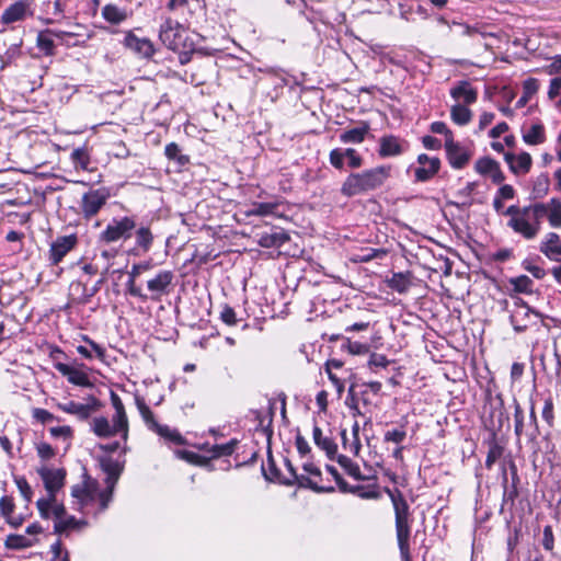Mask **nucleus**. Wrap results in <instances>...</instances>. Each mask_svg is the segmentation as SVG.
<instances>
[{
  "label": "nucleus",
  "mask_w": 561,
  "mask_h": 561,
  "mask_svg": "<svg viewBox=\"0 0 561 561\" xmlns=\"http://www.w3.org/2000/svg\"><path fill=\"white\" fill-rule=\"evenodd\" d=\"M239 444L237 439H230L226 444H216L213 447V456H231L236 451V447Z\"/></svg>",
  "instance_id": "52"
},
{
  "label": "nucleus",
  "mask_w": 561,
  "mask_h": 561,
  "mask_svg": "<svg viewBox=\"0 0 561 561\" xmlns=\"http://www.w3.org/2000/svg\"><path fill=\"white\" fill-rule=\"evenodd\" d=\"M417 163L420 165L414 170V178L417 182L431 180L440 168V160L437 157H430L425 153L417 157Z\"/></svg>",
  "instance_id": "20"
},
{
  "label": "nucleus",
  "mask_w": 561,
  "mask_h": 561,
  "mask_svg": "<svg viewBox=\"0 0 561 561\" xmlns=\"http://www.w3.org/2000/svg\"><path fill=\"white\" fill-rule=\"evenodd\" d=\"M383 491L390 497L393 506L396 537L401 560L412 561L410 537L413 518L410 512V506L403 496V493L398 488L390 489L385 486Z\"/></svg>",
  "instance_id": "3"
},
{
  "label": "nucleus",
  "mask_w": 561,
  "mask_h": 561,
  "mask_svg": "<svg viewBox=\"0 0 561 561\" xmlns=\"http://www.w3.org/2000/svg\"><path fill=\"white\" fill-rule=\"evenodd\" d=\"M37 541V539H30L23 535L11 534L7 537L4 546L8 549L21 550L33 547Z\"/></svg>",
  "instance_id": "42"
},
{
  "label": "nucleus",
  "mask_w": 561,
  "mask_h": 561,
  "mask_svg": "<svg viewBox=\"0 0 561 561\" xmlns=\"http://www.w3.org/2000/svg\"><path fill=\"white\" fill-rule=\"evenodd\" d=\"M510 469L512 472V483L511 485H507V477L504 476V492H503V499H502V510L505 505H510L512 508L515 504V500L518 497V484H519V477L517 473L516 465L513 461H510Z\"/></svg>",
  "instance_id": "28"
},
{
  "label": "nucleus",
  "mask_w": 561,
  "mask_h": 561,
  "mask_svg": "<svg viewBox=\"0 0 561 561\" xmlns=\"http://www.w3.org/2000/svg\"><path fill=\"white\" fill-rule=\"evenodd\" d=\"M98 489V481L87 478L82 484H76L71 489V495L81 502L92 501Z\"/></svg>",
  "instance_id": "34"
},
{
  "label": "nucleus",
  "mask_w": 561,
  "mask_h": 561,
  "mask_svg": "<svg viewBox=\"0 0 561 561\" xmlns=\"http://www.w3.org/2000/svg\"><path fill=\"white\" fill-rule=\"evenodd\" d=\"M77 237L75 234L57 238L49 249V261L57 265L76 247Z\"/></svg>",
  "instance_id": "21"
},
{
  "label": "nucleus",
  "mask_w": 561,
  "mask_h": 561,
  "mask_svg": "<svg viewBox=\"0 0 561 561\" xmlns=\"http://www.w3.org/2000/svg\"><path fill=\"white\" fill-rule=\"evenodd\" d=\"M390 173V165H380L360 173H352L344 181L341 192L345 196H354L376 190L387 181Z\"/></svg>",
  "instance_id": "5"
},
{
  "label": "nucleus",
  "mask_w": 561,
  "mask_h": 561,
  "mask_svg": "<svg viewBox=\"0 0 561 561\" xmlns=\"http://www.w3.org/2000/svg\"><path fill=\"white\" fill-rule=\"evenodd\" d=\"M91 431L99 437H112L121 434L123 438L127 437L128 426H118L116 422L108 421L105 416H96L90 422Z\"/></svg>",
  "instance_id": "17"
},
{
  "label": "nucleus",
  "mask_w": 561,
  "mask_h": 561,
  "mask_svg": "<svg viewBox=\"0 0 561 561\" xmlns=\"http://www.w3.org/2000/svg\"><path fill=\"white\" fill-rule=\"evenodd\" d=\"M110 196V191L105 187L91 190L84 193L81 199V213L83 217L89 219L95 216L106 204Z\"/></svg>",
  "instance_id": "14"
},
{
  "label": "nucleus",
  "mask_w": 561,
  "mask_h": 561,
  "mask_svg": "<svg viewBox=\"0 0 561 561\" xmlns=\"http://www.w3.org/2000/svg\"><path fill=\"white\" fill-rule=\"evenodd\" d=\"M159 39L171 50L194 48V42L188 37L186 28L171 18H167L160 25Z\"/></svg>",
  "instance_id": "8"
},
{
  "label": "nucleus",
  "mask_w": 561,
  "mask_h": 561,
  "mask_svg": "<svg viewBox=\"0 0 561 561\" xmlns=\"http://www.w3.org/2000/svg\"><path fill=\"white\" fill-rule=\"evenodd\" d=\"M102 16L112 24H119L127 19V12L115 4H106L102 9Z\"/></svg>",
  "instance_id": "44"
},
{
  "label": "nucleus",
  "mask_w": 561,
  "mask_h": 561,
  "mask_svg": "<svg viewBox=\"0 0 561 561\" xmlns=\"http://www.w3.org/2000/svg\"><path fill=\"white\" fill-rule=\"evenodd\" d=\"M407 437V432L403 426L389 428L385 432V440L394 443L397 445L403 443Z\"/></svg>",
  "instance_id": "55"
},
{
  "label": "nucleus",
  "mask_w": 561,
  "mask_h": 561,
  "mask_svg": "<svg viewBox=\"0 0 561 561\" xmlns=\"http://www.w3.org/2000/svg\"><path fill=\"white\" fill-rule=\"evenodd\" d=\"M484 424L491 431H500L508 420L504 410L503 401L499 398L484 407Z\"/></svg>",
  "instance_id": "16"
},
{
  "label": "nucleus",
  "mask_w": 561,
  "mask_h": 561,
  "mask_svg": "<svg viewBox=\"0 0 561 561\" xmlns=\"http://www.w3.org/2000/svg\"><path fill=\"white\" fill-rule=\"evenodd\" d=\"M220 319L228 325L237 324V314L233 308L228 305H225L220 311Z\"/></svg>",
  "instance_id": "64"
},
{
  "label": "nucleus",
  "mask_w": 561,
  "mask_h": 561,
  "mask_svg": "<svg viewBox=\"0 0 561 561\" xmlns=\"http://www.w3.org/2000/svg\"><path fill=\"white\" fill-rule=\"evenodd\" d=\"M504 160L508 164L510 170L516 175L528 173L533 164L531 156L525 151L519 154L505 152Z\"/></svg>",
  "instance_id": "26"
},
{
  "label": "nucleus",
  "mask_w": 561,
  "mask_h": 561,
  "mask_svg": "<svg viewBox=\"0 0 561 561\" xmlns=\"http://www.w3.org/2000/svg\"><path fill=\"white\" fill-rule=\"evenodd\" d=\"M450 96L465 105L473 104L478 99V91L467 80L459 81L450 89Z\"/></svg>",
  "instance_id": "25"
},
{
  "label": "nucleus",
  "mask_w": 561,
  "mask_h": 561,
  "mask_svg": "<svg viewBox=\"0 0 561 561\" xmlns=\"http://www.w3.org/2000/svg\"><path fill=\"white\" fill-rule=\"evenodd\" d=\"M388 285L391 289L403 294L408 291L411 286V279L409 273H394L388 280Z\"/></svg>",
  "instance_id": "47"
},
{
  "label": "nucleus",
  "mask_w": 561,
  "mask_h": 561,
  "mask_svg": "<svg viewBox=\"0 0 561 561\" xmlns=\"http://www.w3.org/2000/svg\"><path fill=\"white\" fill-rule=\"evenodd\" d=\"M515 433L520 436L524 432L529 435L528 426L524 422V412L518 403L515 404Z\"/></svg>",
  "instance_id": "56"
},
{
  "label": "nucleus",
  "mask_w": 561,
  "mask_h": 561,
  "mask_svg": "<svg viewBox=\"0 0 561 561\" xmlns=\"http://www.w3.org/2000/svg\"><path fill=\"white\" fill-rule=\"evenodd\" d=\"M383 491L390 497L393 506L396 537L401 560L412 561L410 537L413 518L410 512V506L403 496V493L398 488L390 489L385 486Z\"/></svg>",
  "instance_id": "1"
},
{
  "label": "nucleus",
  "mask_w": 561,
  "mask_h": 561,
  "mask_svg": "<svg viewBox=\"0 0 561 561\" xmlns=\"http://www.w3.org/2000/svg\"><path fill=\"white\" fill-rule=\"evenodd\" d=\"M32 417L41 424H46L58 420L53 413L41 408H34L32 410Z\"/></svg>",
  "instance_id": "57"
},
{
  "label": "nucleus",
  "mask_w": 561,
  "mask_h": 561,
  "mask_svg": "<svg viewBox=\"0 0 561 561\" xmlns=\"http://www.w3.org/2000/svg\"><path fill=\"white\" fill-rule=\"evenodd\" d=\"M533 316L542 318V314L533 310L523 299L515 301V307L511 312L510 321L515 332L520 333L527 330L531 324Z\"/></svg>",
  "instance_id": "15"
},
{
  "label": "nucleus",
  "mask_w": 561,
  "mask_h": 561,
  "mask_svg": "<svg viewBox=\"0 0 561 561\" xmlns=\"http://www.w3.org/2000/svg\"><path fill=\"white\" fill-rule=\"evenodd\" d=\"M50 552L53 553L50 561H70L69 552L64 548L62 541L60 539H57L50 546Z\"/></svg>",
  "instance_id": "53"
},
{
  "label": "nucleus",
  "mask_w": 561,
  "mask_h": 561,
  "mask_svg": "<svg viewBox=\"0 0 561 561\" xmlns=\"http://www.w3.org/2000/svg\"><path fill=\"white\" fill-rule=\"evenodd\" d=\"M174 275L171 271H160L147 282V288L151 293L150 299L159 301L163 295L169 294Z\"/></svg>",
  "instance_id": "19"
},
{
  "label": "nucleus",
  "mask_w": 561,
  "mask_h": 561,
  "mask_svg": "<svg viewBox=\"0 0 561 561\" xmlns=\"http://www.w3.org/2000/svg\"><path fill=\"white\" fill-rule=\"evenodd\" d=\"M546 206V214L549 213L548 219L552 227H561V201L558 198H551L548 203H541Z\"/></svg>",
  "instance_id": "43"
},
{
  "label": "nucleus",
  "mask_w": 561,
  "mask_h": 561,
  "mask_svg": "<svg viewBox=\"0 0 561 561\" xmlns=\"http://www.w3.org/2000/svg\"><path fill=\"white\" fill-rule=\"evenodd\" d=\"M279 203L277 202H265V203H254L252 207L247 211L248 216H268L275 215L277 216Z\"/></svg>",
  "instance_id": "40"
},
{
  "label": "nucleus",
  "mask_w": 561,
  "mask_h": 561,
  "mask_svg": "<svg viewBox=\"0 0 561 561\" xmlns=\"http://www.w3.org/2000/svg\"><path fill=\"white\" fill-rule=\"evenodd\" d=\"M550 180L547 173L538 175L533 184L531 194L534 198H542L549 192Z\"/></svg>",
  "instance_id": "48"
},
{
  "label": "nucleus",
  "mask_w": 561,
  "mask_h": 561,
  "mask_svg": "<svg viewBox=\"0 0 561 561\" xmlns=\"http://www.w3.org/2000/svg\"><path fill=\"white\" fill-rule=\"evenodd\" d=\"M262 473L266 480L291 485L298 479V472L289 458H266L261 462Z\"/></svg>",
  "instance_id": "7"
},
{
  "label": "nucleus",
  "mask_w": 561,
  "mask_h": 561,
  "mask_svg": "<svg viewBox=\"0 0 561 561\" xmlns=\"http://www.w3.org/2000/svg\"><path fill=\"white\" fill-rule=\"evenodd\" d=\"M56 502V495H48L47 497L38 499L36 502V507L38 510L39 516L43 519H49L53 515V503Z\"/></svg>",
  "instance_id": "51"
},
{
  "label": "nucleus",
  "mask_w": 561,
  "mask_h": 561,
  "mask_svg": "<svg viewBox=\"0 0 561 561\" xmlns=\"http://www.w3.org/2000/svg\"><path fill=\"white\" fill-rule=\"evenodd\" d=\"M124 44L127 48L145 58H150L154 54V47L150 39L139 38L131 32L126 35Z\"/></svg>",
  "instance_id": "29"
},
{
  "label": "nucleus",
  "mask_w": 561,
  "mask_h": 561,
  "mask_svg": "<svg viewBox=\"0 0 561 561\" xmlns=\"http://www.w3.org/2000/svg\"><path fill=\"white\" fill-rule=\"evenodd\" d=\"M28 7V0L14 2L3 11L1 15L2 23L10 24L23 20L26 16Z\"/></svg>",
  "instance_id": "31"
},
{
  "label": "nucleus",
  "mask_w": 561,
  "mask_h": 561,
  "mask_svg": "<svg viewBox=\"0 0 561 561\" xmlns=\"http://www.w3.org/2000/svg\"><path fill=\"white\" fill-rule=\"evenodd\" d=\"M49 433L53 437L62 438L65 442H69L73 435L72 428L68 425L50 427Z\"/></svg>",
  "instance_id": "59"
},
{
  "label": "nucleus",
  "mask_w": 561,
  "mask_h": 561,
  "mask_svg": "<svg viewBox=\"0 0 561 561\" xmlns=\"http://www.w3.org/2000/svg\"><path fill=\"white\" fill-rule=\"evenodd\" d=\"M153 234L149 227L141 226L135 232V243L136 248L144 253L150 251L153 243Z\"/></svg>",
  "instance_id": "38"
},
{
  "label": "nucleus",
  "mask_w": 561,
  "mask_h": 561,
  "mask_svg": "<svg viewBox=\"0 0 561 561\" xmlns=\"http://www.w3.org/2000/svg\"><path fill=\"white\" fill-rule=\"evenodd\" d=\"M111 403L113 408L115 409V414L112 417V422H116L118 426L127 425L128 426V419L125 412L124 404L119 398V396L111 391Z\"/></svg>",
  "instance_id": "46"
},
{
  "label": "nucleus",
  "mask_w": 561,
  "mask_h": 561,
  "mask_svg": "<svg viewBox=\"0 0 561 561\" xmlns=\"http://www.w3.org/2000/svg\"><path fill=\"white\" fill-rule=\"evenodd\" d=\"M403 152L400 139L393 135H387L379 140L378 153L381 158L396 157Z\"/></svg>",
  "instance_id": "33"
},
{
  "label": "nucleus",
  "mask_w": 561,
  "mask_h": 561,
  "mask_svg": "<svg viewBox=\"0 0 561 561\" xmlns=\"http://www.w3.org/2000/svg\"><path fill=\"white\" fill-rule=\"evenodd\" d=\"M474 170L481 175H488L493 183L501 184L505 180L497 161L490 157H483L476 161Z\"/></svg>",
  "instance_id": "24"
},
{
  "label": "nucleus",
  "mask_w": 561,
  "mask_h": 561,
  "mask_svg": "<svg viewBox=\"0 0 561 561\" xmlns=\"http://www.w3.org/2000/svg\"><path fill=\"white\" fill-rule=\"evenodd\" d=\"M15 508L13 497L4 495L0 499V513L4 517H10Z\"/></svg>",
  "instance_id": "60"
},
{
  "label": "nucleus",
  "mask_w": 561,
  "mask_h": 561,
  "mask_svg": "<svg viewBox=\"0 0 561 561\" xmlns=\"http://www.w3.org/2000/svg\"><path fill=\"white\" fill-rule=\"evenodd\" d=\"M329 474L335 479V484L342 493H352L365 500H378L381 497L377 480L366 481V484L360 482H347L334 467H328Z\"/></svg>",
  "instance_id": "10"
},
{
  "label": "nucleus",
  "mask_w": 561,
  "mask_h": 561,
  "mask_svg": "<svg viewBox=\"0 0 561 561\" xmlns=\"http://www.w3.org/2000/svg\"><path fill=\"white\" fill-rule=\"evenodd\" d=\"M539 249L549 260L561 262V239L558 233H547Z\"/></svg>",
  "instance_id": "30"
},
{
  "label": "nucleus",
  "mask_w": 561,
  "mask_h": 561,
  "mask_svg": "<svg viewBox=\"0 0 561 561\" xmlns=\"http://www.w3.org/2000/svg\"><path fill=\"white\" fill-rule=\"evenodd\" d=\"M56 407L61 410L62 412L73 414L79 420L85 421L90 417V415L98 411L101 407L100 401L92 397L90 399V402L87 404L75 402V401H68L66 403H57Z\"/></svg>",
  "instance_id": "18"
},
{
  "label": "nucleus",
  "mask_w": 561,
  "mask_h": 561,
  "mask_svg": "<svg viewBox=\"0 0 561 561\" xmlns=\"http://www.w3.org/2000/svg\"><path fill=\"white\" fill-rule=\"evenodd\" d=\"M514 291L520 294H531L534 282L527 275H520L510 279Z\"/></svg>",
  "instance_id": "50"
},
{
  "label": "nucleus",
  "mask_w": 561,
  "mask_h": 561,
  "mask_svg": "<svg viewBox=\"0 0 561 561\" xmlns=\"http://www.w3.org/2000/svg\"><path fill=\"white\" fill-rule=\"evenodd\" d=\"M450 117L455 124L463 126L471 121L472 112L467 107V105L457 103L450 108Z\"/></svg>",
  "instance_id": "41"
},
{
  "label": "nucleus",
  "mask_w": 561,
  "mask_h": 561,
  "mask_svg": "<svg viewBox=\"0 0 561 561\" xmlns=\"http://www.w3.org/2000/svg\"><path fill=\"white\" fill-rule=\"evenodd\" d=\"M370 126L367 122H359L357 126L346 129L340 134V141L343 144H360L368 135Z\"/></svg>",
  "instance_id": "32"
},
{
  "label": "nucleus",
  "mask_w": 561,
  "mask_h": 561,
  "mask_svg": "<svg viewBox=\"0 0 561 561\" xmlns=\"http://www.w3.org/2000/svg\"><path fill=\"white\" fill-rule=\"evenodd\" d=\"M302 472L298 473L296 483L299 486L311 489L316 492H333L335 490V479L329 474L328 467H325V477L323 476L320 467L311 461L304 462Z\"/></svg>",
  "instance_id": "6"
},
{
  "label": "nucleus",
  "mask_w": 561,
  "mask_h": 561,
  "mask_svg": "<svg viewBox=\"0 0 561 561\" xmlns=\"http://www.w3.org/2000/svg\"><path fill=\"white\" fill-rule=\"evenodd\" d=\"M546 206L533 204L525 207L510 206L504 215L510 216L507 226L526 240L535 239L541 228V218L546 215Z\"/></svg>",
  "instance_id": "4"
},
{
  "label": "nucleus",
  "mask_w": 561,
  "mask_h": 561,
  "mask_svg": "<svg viewBox=\"0 0 561 561\" xmlns=\"http://www.w3.org/2000/svg\"><path fill=\"white\" fill-rule=\"evenodd\" d=\"M79 526V522L75 516H68L67 518H61L60 520H55L54 524V533L62 534L68 529H75Z\"/></svg>",
  "instance_id": "54"
},
{
  "label": "nucleus",
  "mask_w": 561,
  "mask_h": 561,
  "mask_svg": "<svg viewBox=\"0 0 561 561\" xmlns=\"http://www.w3.org/2000/svg\"><path fill=\"white\" fill-rule=\"evenodd\" d=\"M542 547L547 551H552L553 550V547H554V536H553V530H552V526L551 525H547L543 528V533H542Z\"/></svg>",
  "instance_id": "62"
},
{
  "label": "nucleus",
  "mask_w": 561,
  "mask_h": 561,
  "mask_svg": "<svg viewBox=\"0 0 561 561\" xmlns=\"http://www.w3.org/2000/svg\"><path fill=\"white\" fill-rule=\"evenodd\" d=\"M37 46L41 50L45 51L47 55L53 54L54 41L46 33H41L37 37Z\"/></svg>",
  "instance_id": "63"
},
{
  "label": "nucleus",
  "mask_w": 561,
  "mask_h": 561,
  "mask_svg": "<svg viewBox=\"0 0 561 561\" xmlns=\"http://www.w3.org/2000/svg\"><path fill=\"white\" fill-rule=\"evenodd\" d=\"M539 89V81L538 79L536 78H528L527 80L524 81L523 83V99H525V101H529L530 98L537 93Z\"/></svg>",
  "instance_id": "58"
},
{
  "label": "nucleus",
  "mask_w": 561,
  "mask_h": 561,
  "mask_svg": "<svg viewBox=\"0 0 561 561\" xmlns=\"http://www.w3.org/2000/svg\"><path fill=\"white\" fill-rule=\"evenodd\" d=\"M383 491L390 497L393 506L396 537L401 560L412 561L410 537L413 518L410 512V506L403 496V493L398 488L390 489L385 486Z\"/></svg>",
  "instance_id": "2"
},
{
  "label": "nucleus",
  "mask_w": 561,
  "mask_h": 561,
  "mask_svg": "<svg viewBox=\"0 0 561 561\" xmlns=\"http://www.w3.org/2000/svg\"><path fill=\"white\" fill-rule=\"evenodd\" d=\"M55 368L62 376L67 377L68 381L72 385L80 387H91L92 383L89 376L81 369L64 363H55Z\"/></svg>",
  "instance_id": "27"
},
{
  "label": "nucleus",
  "mask_w": 561,
  "mask_h": 561,
  "mask_svg": "<svg viewBox=\"0 0 561 561\" xmlns=\"http://www.w3.org/2000/svg\"><path fill=\"white\" fill-rule=\"evenodd\" d=\"M313 443L318 448L327 454V456H334L337 449V445L328 434H324L318 426H313L312 431Z\"/></svg>",
  "instance_id": "36"
},
{
  "label": "nucleus",
  "mask_w": 561,
  "mask_h": 561,
  "mask_svg": "<svg viewBox=\"0 0 561 561\" xmlns=\"http://www.w3.org/2000/svg\"><path fill=\"white\" fill-rule=\"evenodd\" d=\"M38 472L43 479L48 495H56L57 492L64 486L66 478L65 469H48L43 467L38 470Z\"/></svg>",
  "instance_id": "22"
},
{
  "label": "nucleus",
  "mask_w": 561,
  "mask_h": 561,
  "mask_svg": "<svg viewBox=\"0 0 561 561\" xmlns=\"http://www.w3.org/2000/svg\"><path fill=\"white\" fill-rule=\"evenodd\" d=\"M101 470L106 474V488L98 494L100 511H105L113 499L115 485L124 470V461L119 458H98Z\"/></svg>",
  "instance_id": "9"
},
{
  "label": "nucleus",
  "mask_w": 561,
  "mask_h": 561,
  "mask_svg": "<svg viewBox=\"0 0 561 561\" xmlns=\"http://www.w3.org/2000/svg\"><path fill=\"white\" fill-rule=\"evenodd\" d=\"M340 466L343 468L345 473L356 482L374 481L377 480V468L369 465L364 458L363 469L354 458H336Z\"/></svg>",
  "instance_id": "12"
},
{
  "label": "nucleus",
  "mask_w": 561,
  "mask_h": 561,
  "mask_svg": "<svg viewBox=\"0 0 561 561\" xmlns=\"http://www.w3.org/2000/svg\"><path fill=\"white\" fill-rule=\"evenodd\" d=\"M136 404H137V408L139 410V413L141 415L142 420L145 421V423L147 424V426L150 430H152L160 436H162L171 442H174L178 444L181 443V440H182L181 435L176 431L171 430L169 426L160 425L156 421L154 415H153L152 411L150 410V408L145 403V401L141 398H138V397L136 398Z\"/></svg>",
  "instance_id": "13"
},
{
  "label": "nucleus",
  "mask_w": 561,
  "mask_h": 561,
  "mask_svg": "<svg viewBox=\"0 0 561 561\" xmlns=\"http://www.w3.org/2000/svg\"><path fill=\"white\" fill-rule=\"evenodd\" d=\"M343 154H345V158H347L348 165L351 168L357 169L363 164V159L355 149L347 148L343 151Z\"/></svg>",
  "instance_id": "61"
},
{
  "label": "nucleus",
  "mask_w": 561,
  "mask_h": 561,
  "mask_svg": "<svg viewBox=\"0 0 561 561\" xmlns=\"http://www.w3.org/2000/svg\"><path fill=\"white\" fill-rule=\"evenodd\" d=\"M164 153L168 159L176 161L181 167L185 165L190 161L187 156L182 154L180 146L175 142L168 144L165 146Z\"/></svg>",
  "instance_id": "49"
},
{
  "label": "nucleus",
  "mask_w": 561,
  "mask_h": 561,
  "mask_svg": "<svg viewBox=\"0 0 561 561\" xmlns=\"http://www.w3.org/2000/svg\"><path fill=\"white\" fill-rule=\"evenodd\" d=\"M136 228V220L134 217L125 216L122 218H114L100 233L99 241L104 243H113L118 240H127L131 237L133 230Z\"/></svg>",
  "instance_id": "11"
},
{
  "label": "nucleus",
  "mask_w": 561,
  "mask_h": 561,
  "mask_svg": "<svg viewBox=\"0 0 561 561\" xmlns=\"http://www.w3.org/2000/svg\"><path fill=\"white\" fill-rule=\"evenodd\" d=\"M148 268H149L148 264H144V263L134 264L129 272V279L127 282L128 293L131 296L138 297L142 300H146L148 298V296L145 295L138 286H136L135 279L137 276H139L144 271H147Z\"/></svg>",
  "instance_id": "37"
},
{
  "label": "nucleus",
  "mask_w": 561,
  "mask_h": 561,
  "mask_svg": "<svg viewBox=\"0 0 561 561\" xmlns=\"http://www.w3.org/2000/svg\"><path fill=\"white\" fill-rule=\"evenodd\" d=\"M289 240V236L284 231H274L263 233L260 237L259 244L263 248H279Z\"/></svg>",
  "instance_id": "39"
},
{
  "label": "nucleus",
  "mask_w": 561,
  "mask_h": 561,
  "mask_svg": "<svg viewBox=\"0 0 561 561\" xmlns=\"http://www.w3.org/2000/svg\"><path fill=\"white\" fill-rule=\"evenodd\" d=\"M195 467L203 468L207 471L216 469L227 470L231 465L228 458H183Z\"/></svg>",
  "instance_id": "35"
},
{
  "label": "nucleus",
  "mask_w": 561,
  "mask_h": 561,
  "mask_svg": "<svg viewBox=\"0 0 561 561\" xmlns=\"http://www.w3.org/2000/svg\"><path fill=\"white\" fill-rule=\"evenodd\" d=\"M523 140L530 146L543 144L546 141L545 127L541 124L533 125L528 131L523 135Z\"/></svg>",
  "instance_id": "45"
},
{
  "label": "nucleus",
  "mask_w": 561,
  "mask_h": 561,
  "mask_svg": "<svg viewBox=\"0 0 561 561\" xmlns=\"http://www.w3.org/2000/svg\"><path fill=\"white\" fill-rule=\"evenodd\" d=\"M445 149L447 159L454 169H462L471 158V152L454 139H449L448 144H445Z\"/></svg>",
  "instance_id": "23"
}]
</instances>
